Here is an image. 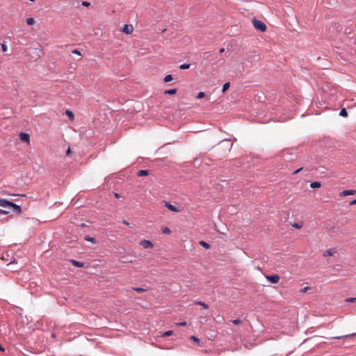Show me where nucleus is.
<instances>
[{"mask_svg":"<svg viewBox=\"0 0 356 356\" xmlns=\"http://www.w3.org/2000/svg\"><path fill=\"white\" fill-rule=\"evenodd\" d=\"M140 245L144 248H152L153 247V243L149 240H142Z\"/></svg>","mask_w":356,"mask_h":356,"instance_id":"423d86ee","label":"nucleus"},{"mask_svg":"<svg viewBox=\"0 0 356 356\" xmlns=\"http://www.w3.org/2000/svg\"><path fill=\"white\" fill-rule=\"evenodd\" d=\"M122 30L126 34H131L134 31V27L131 24H124Z\"/></svg>","mask_w":356,"mask_h":356,"instance_id":"7ed1b4c3","label":"nucleus"},{"mask_svg":"<svg viewBox=\"0 0 356 356\" xmlns=\"http://www.w3.org/2000/svg\"><path fill=\"white\" fill-rule=\"evenodd\" d=\"M339 115L342 117H347L348 116V112L346 108H342L340 112Z\"/></svg>","mask_w":356,"mask_h":356,"instance_id":"dca6fc26","label":"nucleus"},{"mask_svg":"<svg viewBox=\"0 0 356 356\" xmlns=\"http://www.w3.org/2000/svg\"><path fill=\"white\" fill-rule=\"evenodd\" d=\"M84 239L87 241H89V242H92V243H95V238H92V237H90L89 236H86Z\"/></svg>","mask_w":356,"mask_h":356,"instance_id":"4be33fe9","label":"nucleus"},{"mask_svg":"<svg viewBox=\"0 0 356 356\" xmlns=\"http://www.w3.org/2000/svg\"><path fill=\"white\" fill-rule=\"evenodd\" d=\"M190 338H191V339H192L193 341H194L195 342H197V343L200 342V339L197 337H196L195 336H191Z\"/></svg>","mask_w":356,"mask_h":356,"instance_id":"7c9ffc66","label":"nucleus"},{"mask_svg":"<svg viewBox=\"0 0 356 356\" xmlns=\"http://www.w3.org/2000/svg\"><path fill=\"white\" fill-rule=\"evenodd\" d=\"M71 152V150H70V148L69 147L67 149V152H66V154L68 155L70 154Z\"/></svg>","mask_w":356,"mask_h":356,"instance_id":"a19ab883","label":"nucleus"},{"mask_svg":"<svg viewBox=\"0 0 356 356\" xmlns=\"http://www.w3.org/2000/svg\"><path fill=\"white\" fill-rule=\"evenodd\" d=\"M186 324H187L186 322H181V323H176V325L177 326H185V325H186Z\"/></svg>","mask_w":356,"mask_h":356,"instance_id":"f704fd0d","label":"nucleus"},{"mask_svg":"<svg viewBox=\"0 0 356 356\" xmlns=\"http://www.w3.org/2000/svg\"><path fill=\"white\" fill-rule=\"evenodd\" d=\"M302 170V168H298V170H295V171L293 172V175H296V174H298V172H300Z\"/></svg>","mask_w":356,"mask_h":356,"instance_id":"4c0bfd02","label":"nucleus"},{"mask_svg":"<svg viewBox=\"0 0 356 356\" xmlns=\"http://www.w3.org/2000/svg\"><path fill=\"white\" fill-rule=\"evenodd\" d=\"M1 49H2V51H3L6 52V51H7L8 47H7V46H6V44H4V43H1Z\"/></svg>","mask_w":356,"mask_h":356,"instance_id":"cd10ccee","label":"nucleus"},{"mask_svg":"<svg viewBox=\"0 0 356 356\" xmlns=\"http://www.w3.org/2000/svg\"><path fill=\"white\" fill-rule=\"evenodd\" d=\"M177 92L176 89H170L164 92L165 95H175Z\"/></svg>","mask_w":356,"mask_h":356,"instance_id":"4468645a","label":"nucleus"},{"mask_svg":"<svg viewBox=\"0 0 356 356\" xmlns=\"http://www.w3.org/2000/svg\"><path fill=\"white\" fill-rule=\"evenodd\" d=\"M199 244L206 249H209L210 248L209 244L204 241H200Z\"/></svg>","mask_w":356,"mask_h":356,"instance_id":"2eb2a0df","label":"nucleus"},{"mask_svg":"<svg viewBox=\"0 0 356 356\" xmlns=\"http://www.w3.org/2000/svg\"><path fill=\"white\" fill-rule=\"evenodd\" d=\"M138 177L147 176L149 175V171L147 170H139L137 173Z\"/></svg>","mask_w":356,"mask_h":356,"instance_id":"f8f14e48","label":"nucleus"},{"mask_svg":"<svg viewBox=\"0 0 356 356\" xmlns=\"http://www.w3.org/2000/svg\"><path fill=\"white\" fill-rule=\"evenodd\" d=\"M2 350L3 351L4 350V348L1 346V345H0V351Z\"/></svg>","mask_w":356,"mask_h":356,"instance_id":"a18cd8bd","label":"nucleus"},{"mask_svg":"<svg viewBox=\"0 0 356 356\" xmlns=\"http://www.w3.org/2000/svg\"><path fill=\"white\" fill-rule=\"evenodd\" d=\"M309 286H305L303 289H302L300 290V291L302 292V293H305V292H307L309 290Z\"/></svg>","mask_w":356,"mask_h":356,"instance_id":"e433bc0d","label":"nucleus"},{"mask_svg":"<svg viewBox=\"0 0 356 356\" xmlns=\"http://www.w3.org/2000/svg\"><path fill=\"white\" fill-rule=\"evenodd\" d=\"M19 138L22 142L29 143L30 142V135L26 133H20Z\"/></svg>","mask_w":356,"mask_h":356,"instance_id":"39448f33","label":"nucleus"},{"mask_svg":"<svg viewBox=\"0 0 356 356\" xmlns=\"http://www.w3.org/2000/svg\"><path fill=\"white\" fill-rule=\"evenodd\" d=\"M354 204H356V199L349 203V205L350 206Z\"/></svg>","mask_w":356,"mask_h":356,"instance_id":"58836bf2","label":"nucleus"},{"mask_svg":"<svg viewBox=\"0 0 356 356\" xmlns=\"http://www.w3.org/2000/svg\"><path fill=\"white\" fill-rule=\"evenodd\" d=\"M81 5L84 7H88V6H90V3L88 1H83L81 3Z\"/></svg>","mask_w":356,"mask_h":356,"instance_id":"72a5a7b5","label":"nucleus"},{"mask_svg":"<svg viewBox=\"0 0 356 356\" xmlns=\"http://www.w3.org/2000/svg\"><path fill=\"white\" fill-rule=\"evenodd\" d=\"M72 53L74 54L79 55V56L81 55V51L79 50H78V49L72 50Z\"/></svg>","mask_w":356,"mask_h":356,"instance_id":"2f4dec72","label":"nucleus"},{"mask_svg":"<svg viewBox=\"0 0 356 356\" xmlns=\"http://www.w3.org/2000/svg\"><path fill=\"white\" fill-rule=\"evenodd\" d=\"M12 202L6 200L5 199H0V207L7 209H11Z\"/></svg>","mask_w":356,"mask_h":356,"instance_id":"20e7f679","label":"nucleus"},{"mask_svg":"<svg viewBox=\"0 0 356 356\" xmlns=\"http://www.w3.org/2000/svg\"><path fill=\"white\" fill-rule=\"evenodd\" d=\"M189 67H190V65L186 64V63H184L179 66V68L181 70L188 69Z\"/></svg>","mask_w":356,"mask_h":356,"instance_id":"b1692460","label":"nucleus"},{"mask_svg":"<svg viewBox=\"0 0 356 356\" xmlns=\"http://www.w3.org/2000/svg\"><path fill=\"white\" fill-rule=\"evenodd\" d=\"M321 184L319 181H314L310 184V187L312 188H318L321 187Z\"/></svg>","mask_w":356,"mask_h":356,"instance_id":"ddd939ff","label":"nucleus"},{"mask_svg":"<svg viewBox=\"0 0 356 356\" xmlns=\"http://www.w3.org/2000/svg\"><path fill=\"white\" fill-rule=\"evenodd\" d=\"M336 252V250L334 248H330L325 250L323 253L324 257H330L333 255Z\"/></svg>","mask_w":356,"mask_h":356,"instance_id":"1a4fd4ad","label":"nucleus"},{"mask_svg":"<svg viewBox=\"0 0 356 356\" xmlns=\"http://www.w3.org/2000/svg\"><path fill=\"white\" fill-rule=\"evenodd\" d=\"M122 222L124 224V225H129V222H127L126 220H122Z\"/></svg>","mask_w":356,"mask_h":356,"instance_id":"37998d69","label":"nucleus"},{"mask_svg":"<svg viewBox=\"0 0 356 356\" xmlns=\"http://www.w3.org/2000/svg\"><path fill=\"white\" fill-rule=\"evenodd\" d=\"M173 333V332L172 330H169V331H167L165 332H164L162 336L163 337H168V336H170L172 335Z\"/></svg>","mask_w":356,"mask_h":356,"instance_id":"393cba45","label":"nucleus"},{"mask_svg":"<svg viewBox=\"0 0 356 356\" xmlns=\"http://www.w3.org/2000/svg\"><path fill=\"white\" fill-rule=\"evenodd\" d=\"M196 304L202 306L205 309L208 308V307H209L207 304H206L205 302H202V301H197Z\"/></svg>","mask_w":356,"mask_h":356,"instance_id":"5701e85b","label":"nucleus"},{"mask_svg":"<svg viewBox=\"0 0 356 356\" xmlns=\"http://www.w3.org/2000/svg\"><path fill=\"white\" fill-rule=\"evenodd\" d=\"M355 193H356V191H355V190H345V191H343L340 193V195L341 196H346V195H354Z\"/></svg>","mask_w":356,"mask_h":356,"instance_id":"6e6552de","label":"nucleus"},{"mask_svg":"<svg viewBox=\"0 0 356 356\" xmlns=\"http://www.w3.org/2000/svg\"><path fill=\"white\" fill-rule=\"evenodd\" d=\"M265 277L267 280L270 281L273 284L277 283L280 279L278 275H266Z\"/></svg>","mask_w":356,"mask_h":356,"instance_id":"f03ea898","label":"nucleus"},{"mask_svg":"<svg viewBox=\"0 0 356 356\" xmlns=\"http://www.w3.org/2000/svg\"><path fill=\"white\" fill-rule=\"evenodd\" d=\"M254 27L261 32H265L266 31V24L260 20L254 19L252 21Z\"/></svg>","mask_w":356,"mask_h":356,"instance_id":"f257e3e1","label":"nucleus"},{"mask_svg":"<svg viewBox=\"0 0 356 356\" xmlns=\"http://www.w3.org/2000/svg\"><path fill=\"white\" fill-rule=\"evenodd\" d=\"M225 143H227V140H222V143H225Z\"/></svg>","mask_w":356,"mask_h":356,"instance_id":"de8ad7c7","label":"nucleus"},{"mask_svg":"<svg viewBox=\"0 0 356 356\" xmlns=\"http://www.w3.org/2000/svg\"><path fill=\"white\" fill-rule=\"evenodd\" d=\"M165 207H167L170 211H174V212H178V211H180V209H179L178 207H175V206H174V205L171 204H170V203H169L168 202H165Z\"/></svg>","mask_w":356,"mask_h":356,"instance_id":"0eeeda50","label":"nucleus"},{"mask_svg":"<svg viewBox=\"0 0 356 356\" xmlns=\"http://www.w3.org/2000/svg\"><path fill=\"white\" fill-rule=\"evenodd\" d=\"M72 261L73 264L76 267H83V264L82 262L77 261L75 260H72Z\"/></svg>","mask_w":356,"mask_h":356,"instance_id":"a211bd4d","label":"nucleus"},{"mask_svg":"<svg viewBox=\"0 0 356 356\" xmlns=\"http://www.w3.org/2000/svg\"><path fill=\"white\" fill-rule=\"evenodd\" d=\"M9 211H3V210H0V213H8Z\"/></svg>","mask_w":356,"mask_h":356,"instance_id":"ea45409f","label":"nucleus"},{"mask_svg":"<svg viewBox=\"0 0 356 356\" xmlns=\"http://www.w3.org/2000/svg\"><path fill=\"white\" fill-rule=\"evenodd\" d=\"M114 196H115V197H118H118H120V195H119L118 193H114Z\"/></svg>","mask_w":356,"mask_h":356,"instance_id":"79ce46f5","label":"nucleus"},{"mask_svg":"<svg viewBox=\"0 0 356 356\" xmlns=\"http://www.w3.org/2000/svg\"><path fill=\"white\" fill-rule=\"evenodd\" d=\"M13 263V261L10 262L8 265H10Z\"/></svg>","mask_w":356,"mask_h":356,"instance_id":"09e8293b","label":"nucleus"},{"mask_svg":"<svg viewBox=\"0 0 356 356\" xmlns=\"http://www.w3.org/2000/svg\"><path fill=\"white\" fill-rule=\"evenodd\" d=\"M35 23V19L32 17H29L26 19V24L28 25H33Z\"/></svg>","mask_w":356,"mask_h":356,"instance_id":"6ab92c4d","label":"nucleus"},{"mask_svg":"<svg viewBox=\"0 0 356 356\" xmlns=\"http://www.w3.org/2000/svg\"><path fill=\"white\" fill-rule=\"evenodd\" d=\"M204 96H205V93L204 92H198V94L197 95V98L201 99V98H203Z\"/></svg>","mask_w":356,"mask_h":356,"instance_id":"a878e982","label":"nucleus"},{"mask_svg":"<svg viewBox=\"0 0 356 356\" xmlns=\"http://www.w3.org/2000/svg\"><path fill=\"white\" fill-rule=\"evenodd\" d=\"M172 79H173V77L171 74H168L167 76H165L164 77V81L166 83L171 81Z\"/></svg>","mask_w":356,"mask_h":356,"instance_id":"aec40b11","label":"nucleus"},{"mask_svg":"<svg viewBox=\"0 0 356 356\" xmlns=\"http://www.w3.org/2000/svg\"><path fill=\"white\" fill-rule=\"evenodd\" d=\"M66 114H67L68 116H70V118H73V117H74L73 113H72V111H71L67 110V111H66Z\"/></svg>","mask_w":356,"mask_h":356,"instance_id":"473e14b6","label":"nucleus"},{"mask_svg":"<svg viewBox=\"0 0 356 356\" xmlns=\"http://www.w3.org/2000/svg\"><path fill=\"white\" fill-rule=\"evenodd\" d=\"M162 232H163L164 234H169L171 232V231H170V228H169V227H163V228H162Z\"/></svg>","mask_w":356,"mask_h":356,"instance_id":"412c9836","label":"nucleus"},{"mask_svg":"<svg viewBox=\"0 0 356 356\" xmlns=\"http://www.w3.org/2000/svg\"><path fill=\"white\" fill-rule=\"evenodd\" d=\"M241 320H239V319L233 320V321H232V324H234V325H238V324H240V323H241Z\"/></svg>","mask_w":356,"mask_h":356,"instance_id":"c756f323","label":"nucleus"},{"mask_svg":"<svg viewBox=\"0 0 356 356\" xmlns=\"http://www.w3.org/2000/svg\"><path fill=\"white\" fill-rule=\"evenodd\" d=\"M354 336H356V333H352L350 334H346V335H343V336L334 337H332V339H347V338H350Z\"/></svg>","mask_w":356,"mask_h":356,"instance_id":"9d476101","label":"nucleus"},{"mask_svg":"<svg viewBox=\"0 0 356 356\" xmlns=\"http://www.w3.org/2000/svg\"><path fill=\"white\" fill-rule=\"evenodd\" d=\"M133 290L137 291V292H141V291H144L145 289L143 288H141V287H134L133 288Z\"/></svg>","mask_w":356,"mask_h":356,"instance_id":"bb28decb","label":"nucleus"},{"mask_svg":"<svg viewBox=\"0 0 356 356\" xmlns=\"http://www.w3.org/2000/svg\"><path fill=\"white\" fill-rule=\"evenodd\" d=\"M224 51H225V49L222 48L220 49V53H222V52H224Z\"/></svg>","mask_w":356,"mask_h":356,"instance_id":"c03bdc74","label":"nucleus"},{"mask_svg":"<svg viewBox=\"0 0 356 356\" xmlns=\"http://www.w3.org/2000/svg\"><path fill=\"white\" fill-rule=\"evenodd\" d=\"M51 337L54 338V337H56V334L53 333V334H51Z\"/></svg>","mask_w":356,"mask_h":356,"instance_id":"49530a36","label":"nucleus"},{"mask_svg":"<svg viewBox=\"0 0 356 356\" xmlns=\"http://www.w3.org/2000/svg\"><path fill=\"white\" fill-rule=\"evenodd\" d=\"M345 300H346V302H353L356 301V298H348Z\"/></svg>","mask_w":356,"mask_h":356,"instance_id":"c85d7f7f","label":"nucleus"},{"mask_svg":"<svg viewBox=\"0 0 356 356\" xmlns=\"http://www.w3.org/2000/svg\"><path fill=\"white\" fill-rule=\"evenodd\" d=\"M229 86H230L229 82H227V83H224V85L222 86V92H225L227 90H228Z\"/></svg>","mask_w":356,"mask_h":356,"instance_id":"f3484780","label":"nucleus"},{"mask_svg":"<svg viewBox=\"0 0 356 356\" xmlns=\"http://www.w3.org/2000/svg\"><path fill=\"white\" fill-rule=\"evenodd\" d=\"M293 227L294 228H296V229H300V228L302 227V225H299V224L296 223V224H293Z\"/></svg>","mask_w":356,"mask_h":356,"instance_id":"c9c22d12","label":"nucleus"},{"mask_svg":"<svg viewBox=\"0 0 356 356\" xmlns=\"http://www.w3.org/2000/svg\"><path fill=\"white\" fill-rule=\"evenodd\" d=\"M11 209H13V210L17 213H20L22 211L20 206L17 205L13 202H12V204H11Z\"/></svg>","mask_w":356,"mask_h":356,"instance_id":"9b49d317","label":"nucleus"}]
</instances>
